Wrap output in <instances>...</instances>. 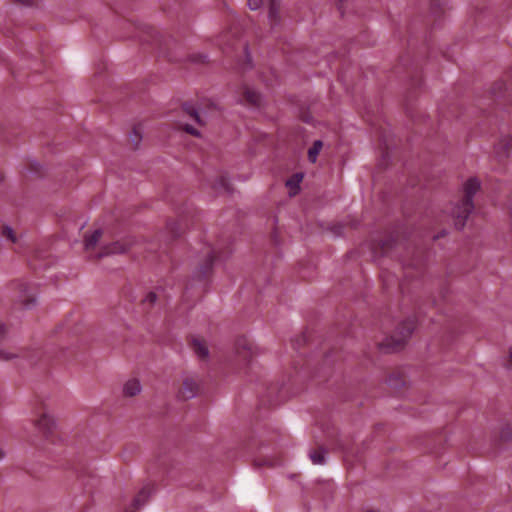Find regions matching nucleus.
<instances>
[{"instance_id":"f257e3e1","label":"nucleus","mask_w":512,"mask_h":512,"mask_svg":"<svg viewBox=\"0 0 512 512\" xmlns=\"http://www.w3.org/2000/svg\"><path fill=\"white\" fill-rule=\"evenodd\" d=\"M480 189V182L476 178L468 179L463 185L464 197L455 205L451 210V216L453 218V223L457 229H462L465 224L468 216L474 209L473 205V197Z\"/></svg>"},{"instance_id":"f03ea898","label":"nucleus","mask_w":512,"mask_h":512,"mask_svg":"<svg viewBox=\"0 0 512 512\" xmlns=\"http://www.w3.org/2000/svg\"><path fill=\"white\" fill-rule=\"evenodd\" d=\"M414 329L415 324L413 320L403 322L400 327L397 328L395 333L381 344L382 348L386 350H396L400 348L411 336Z\"/></svg>"},{"instance_id":"7ed1b4c3","label":"nucleus","mask_w":512,"mask_h":512,"mask_svg":"<svg viewBox=\"0 0 512 512\" xmlns=\"http://www.w3.org/2000/svg\"><path fill=\"white\" fill-rule=\"evenodd\" d=\"M33 423L36 430L46 438L54 432L57 426L53 414L46 407L37 410Z\"/></svg>"},{"instance_id":"20e7f679","label":"nucleus","mask_w":512,"mask_h":512,"mask_svg":"<svg viewBox=\"0 0 512 512\" xmlns=\"http://www.w3.org/2000/svg\"><path fill=\"white\" fill-rule=\"evenodd\" d=\"M201 381L196 375H185L182 379V385L178 391V397L183 400H189L196 397L200 391Z\"/></svg>"},{"instance_id":"39448f33","label":"nucleus","mask_w":512,"mask_h":512,"mask_svg":"<svg viewBox=\"0 0 512 512\" xmlns=\"http://www.w3.org/2000/svg\"><path fill=\"white\" fill-rule=\"evenodd\" d=\"M131 247L130 241H116L110 245L104 246L101 250V252L95 254L94 256L97 258H101L104 256L112 255V254H119L124 253L128 251V249Z\"/></svg>"},{"instance_id":"423d86ee","label":"nucleus","mask_w":512,"mask_h":512,"mask_svg":"<svg viewBox=\"0 0 512 512\" xmlns=\"http://www.w3.org/2000/svg\"><path fill=\"white\" fill-rule=\"evenodd\" d=\"M142 391V384L138 378L132 377L127 379L122 386V394L124 397H135Z\"/></svg>"},{"instance_id":"0eeeda50","label":"nucleus","mask_w":512,"mask_h":512,"mask_svg":"<svg viewBox=\"0 0 512 512\" xmlns=\"http://www.w3.org/2000/svg\"><path fill=\"white\" fill-rule=\"evenodd\" d=\"M303 180L302 173L294 174L290 179L286 181V187L289 190L290 196H295L300 190V183Z\"/></svg>"},{"instance_id":"6e6552de","label":"nucleus","mask_w":512,"mask_h":512,"mask_svg":"<svg viewBox=\"0 0 512 512\" xmlns=\"http://www.w3.org/2000/svg\"><path fill=\"white\" fill-rule=\"evenodd\" d=\"M192 348L194 353L200 358V359H206L209 356V349L205 341L194 339L192 341Z\"/></svg>"},{"instance_id":"1a4fd4ad","label":"nucleus","mask_w":512,"mask_h":512,"mask_svg":"<svg viewBox=\"0 0 512 512\" xmlns=\"http://www.w3.org/2000/svg\"><path fill=\"white\" fill-rule=\"evenodd\" d=\"M244 100L243 102L250 105H258L261 101V95L252 88L245 87L243 89Z\"/></svg>"},{"instance_id":"9d476101","label":"nucleus","mask_w":512,"mask_h":512,"mask_svg":"<svg viewBox=\"0 0 512 512\" xmlns=\"http://www.w3.org/2000/svg\"><path fill=\"white\" fill-rule=\"evenodd\" d=\"M101 236H102V231L100 229H97V230L93 231L92 234L87 235L85 237V242H84L86 251H91L96 246V244L99 242Z\"/></svg>"},{"instance_id":"9b49d317","label":"nucleus","mask_w":512,"mask_h":512,"mask_svg":"<svg viewBox=\"0 0 512 512\" xmlns=\"http://www.w3.org/2000/svg\"><path fill=\"white\" fill-rule=\"evenodd\" d=\"M325 455H326V452L322 448H318L309 453V457H310L312 463L315 465L324 464L325 463Z\"/></svg>"},{"instance_id":"f8f14e48","label":"nucleus","mask_w":512,"mask_h":512,"mask_svg":"<svg viewBox=\"0 0 512 512\" xmlns=\"http://www.w3.org/2000/svg\"><path fill=\"white\" fill-rule=\"evenodd\" d=\"M322 142L320 140H317L313 143V146L308 151V158L309 160L314 163L317 160V156L320 153L322 149Z\"/></svg>"},{"instance_id":"ddd939ff","label":"nucleus","mask_w":512,"mask_h":512,"mask_svg":"<svg viewBox=\"0 0 512 512\" xmlns=\"http://www.w3.org/2000/svg\"><path fill=\"white\" fill-rule=\"evenodd\" d=\"M499 437L502 441L508 442L512 439V426L511 425H503L499 432Z\"/></svg>"},{"instance_id":"4468645a","label":"nucleus","mask_w":512,"mask_h":512,"mask_svg":"<svg viewBox=\"0 0 512 512\" xmlns=\"http://www.w3.org/2000/svg\"><path fill=\"white\" fill-rule=\"evenodd\" d=\"M228 184H229L228 178L226 176H220L219 182H215L212 185L216 191H222V190L228 189Z\"/></svg>"},{"instance_id":"2eb2a0df","label":"nucleus","mask_w":512,"mask_h":512,"mask_svg":"<svg viewBox=\"0 0 512 512\" xmlns=\"http://www.w3.org/2000/svg\"><path fill=\"white\" fill-rule=\"evenodd\" d=\"M269 20L272 26L276 25L278 22L277 8L274 2L271 3L269 8Z\"/></svg>"},{"instance_id":"dca6fc26","label":"nucleus","mask_w":512,"mask_h":512,"mask_svg":"<svg viewBox=\"0 0 512 512\" xmlns=\"http://www.w3.org/2000/svg\"><path fill=\"white\" fill-rule=\"evenodd\" d=\"M149 497V492L142 490L134 500V504L137 506L143 505L146 499Z\"/></svg>"},{"instance_id":"f3484780","label":"nucleus","mask_w":512,"mask_h":512,"mask_svg":"<svg viewBox=\"0 0 512 512\" xmlns=\"http://www.w3.org/2000/svg\"><path fill=\"white\" fill-rule=\"evenodd\" d=\"M3 236L7 239H9L11 242H15L16 241V237H15V234H14V231L11 227H4L3 229Z\"/></svg>"},{"instance_id":"a211bd4d","label":"nucleus","mask_w":512,"mask_h":512,"mask_svg":"<svg viewBox=\"0 0 512 512\" xmlns=\"http://www.w3.org/2000/svg\"><path fill=\"white\" fill-rule=\"evenodd\" d=\"M17 356L16 352H8L3 348H0V358L3 360H11Z\"/></svg>"},{"instance_id":"6ab92c4d","label":"nucleus","mask_w":512,"mask_h":512,"mask_svg":"<svg viewBox=\"0 0 512 512\" xmlns=\"http://www.w3.org/2000/svg\"><path fill=\"white\" fill-rule=\"evenodd\" d=\"M187 113L190 114L198 124H203L200 114L194 108H187Z\"/></svg>"},{"instance_id":"aec40b11","label":"nucleus","mask_w":512,"mask_h":512,"mask_svg":"<svg viewBox=\"0 0 512 512\" xmlns=\"http://www.w3.org/2000/svg\"><path fill=\"white\" fill-rule=\"evenodd\" d=\"M263 5V0H248V7L251 10H257Z\"/></svg>"},{"instance_id":"412c9836","label":"nucleus","mask_w":512,"mask_h":512,"mask_svg":"<svg viewBox=\"0 0 512 512\" xmlns=\"http://www.w3.org/2000/svg\"><path fill=\"white\" fill-rule=\"evenodd\" d=\"M156 299H157L156 294H155V293H153V292H150V293L146 296V298H145V302H148L149 304H153V303H155Z\"/></svg>"},{"instance_id":"4be33fe9","label":"nucleus","mask_w":512,"mask_h":512,"mask_svg":"<svg viewBox=\"0 0 512 512\" xmlns=\"http://www.w3.org/2000/svg\"><path fill=\"white\" fill-rule=\"evenodd\" d=\"M506 365L509 369H512V345L509 347Z\"/></svg>"},{"instance_id":"5701e85b","label":"nucleus","mask_w":512,"mask_h":512,"mask_svg":"<svg viewBox=\"0 0 512 512\" xmlns=\"http://www.w3.org/2000/svg\"><path fill=\"white\" fill-rule=\"evenodd\" d=\"M12 1L15 3L21 4V5H25V6H30L33 4V0H12Z\"/></svg>"},{"instance_id":"b1692460","label":"nucleus","mask_w":512,"mask_h":512,"mask_svg":"<svg viewBox=\"0 0 512 512\" xmlns=\"http://www.w3.org/2000/svg\"><path fill=\"white\" fill-rule=\"evenodd\" d=\"M184 128H185V130H186L188 133H190V134H192V135H196V136H198V135H199V133H198L194 128H192L191 126H185Z\"/></svg>"},{"instance_id":"393cba45","label":"nucleus","mask_w":512,"mask_h":512,"mask_svg":"<svg viewBox=\"0 0 512 512\" xmlns=\"http://www.w3.org/2000/svg\"><path fill=\"white\" fill-rule=\"evenodd\" d=\"M132 137V141L137 145L139 140L141 139V136L138 135L137 132H134L133 135L131 136Z\"/></svg>"},{"instance_id":"a878e982","label":"nucleus","mask_w":512,"mask_h":512,"mask_svg":"<svg viewBox=\"0 0 512 512\" xmlns=\"http://www.w3.org/2000/svg\"><path fill=\"white\" fill-rule=\"evenodd\" d=\"M6 453L3 446L0 444V462L5 458Z\"/></svg>"},{"instance_id":"bb28decb","label":"nucleus","mask_w":512,"mask_h":512,"mask_svg":"<svg viewBox=\"0 0 512 512\" xmlns=\"http://www.w3.org/2000/svg\"><path fill=\"white\" fill-rule=\"evenodd\" d=\"M214 258H215V255H214V254L212 255V254L209 252V262H210V263H212V262H213V259H214ZM210 265H211V264H209V266H210Z\"/></svg>"},{"instance_id":"cd10ccee","label":"nucleus","mask_w":512,"mask_h":512,"mask_svg":"<svg viewBox=\"0 0 512 512\" xmlns=\"http://www.w3.org/2000/svg\"><path fill=\"white\" fill-rule=\"evenodd\" d=\"M3 180V175L0 173V182Z\"/></svg>"}]
</instances>
